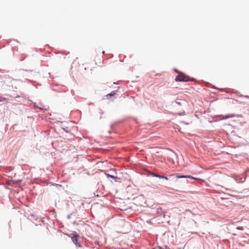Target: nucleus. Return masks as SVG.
I'll return each instance as SVG.
<instances>
[{
  "label": "nucleus",
  "instance_id": "11",
  "mask_svg": "<svg viewBox=\"0 0 249 249\" xmlns=\"http://www.w3.org/2000/svg\"><path fill=\"white\" fill-rule=\"evenodd\" d=\"M193 179H195V180H199V178H195V177H194V178H193Z\"/></svg>",
  "mask_w": 249,
  "mask_h": 249
},
{
  "label": "nucleus",
  "instance_id": "9",
  "mask_svg": "<svg viewBox=\"0 0 249 249\" xmlns=\"http://www.w3.org/2000/svg\"><path fill=\"white\" fill-rule=\"evenodd\" d=\"M237 229L238 230H243V228H242V227H238V228H237Z\"/></svg>",
  "mask_w": 249,
  "mask_h": 249
},
{
  "label": "nucleus",
  "instance_id": "8",
  "mask_svg": "<svg viewBox=\"0 0 249 249\" xmlns=\"http://www.w3.org/2000/svg\"><path fill=\"white\" fill-rule=\"evenodd\" d=\"M175 71L177 73H178V75H180V73H182V72H181V71H179L178 70H176V69H175Z\"/></svg>",
  "mask_w": 249,
  "mask_h": 249
},
{
  "label": "nucleus",
  "instance_id": "7",
  "mask_svg": "<svg viewBox=\"0 0 249 249\" xmlns=\"http://www.w3.org/2000/svg\"><path fill=\"white\" fill-rule=\"evenodd\" d=\"M115 94V92H114V91L112 92L111 93H109V94H108L107 96H113Z\"/></svg>",
  "mask_w": 249,
  "mask_h": 249
},
{
  "label": "nucleus",
  "instance_id": "10",
  "mask_svg": "<svg viewBox=\"0 0 249 249\" xmlns=\"http://www.w3.org/2000/svg\"><path fill=\"white\" fill-rule=\"evenodd\" d=\"M109 177L112 178H116L115 176L112 175H109Z\"/></svg>",
  "mask_w": 249,
  "mask_h": 249
},
{
  "label": "nucleus",
  "instance_id": "5",
  "mask_svg": "<svg viewBox=\"0 0 249 249\" xmlns=\"http://www.w3.org/2000/svg\"><path fill=\"white\" fill-rule=\"evenodd\" d=\"M234 116V115H230L226 116L225 117H223V118L224 119H228V118H232Z\"/></svg>",
  "mask_w": 249,
  "mask_h": 249
},
{
  "label": "nucleus",
  "instance_id": "2",
  "mask_svg": "<svg viewBox=\"0 0 249 249\" xmlns=\"http://www.w3.org/2000/svg\"><path fill=\"white\" fill-rule=\"evenodd\" d=\"M69 237L71 238L74 244L76 245L79 247H81V245L78 243V240L79 238V235L76 233V232H73L69 235Z\"/></svg>",
  "mask_w": 249,
  "mask_h": 249
},
{
  "label": "nucleus",
  "instance_id": "3",
  "mask_svg": "<svg viewBox=\"0 0 249 249\" xmlns=\"http://www.w3.org/2000/svg\"><path fill=\"white\" fill-rule=\"evenodd\" d=\"M175 176L177 178H188L193 179L194 178V177L191 176H179L177 174L172 175L170 176Z\"/></svg>",
  "mask_w": 249,
  "mask_h": 249
},
{
  "label": "nucleus",
  "instance_id": "6",
  "mask_svg": "<svg viewBox=\"0 0 249 249\" xmlns=\"http://www.w3.org/2000/svg\"><path fill=\"white\" fill-rule=\"evenodd\" d=\"M160 178L164 179H166V180H168V178L167 177L162 176H160Z\"/></svg>",
  "mask_w": 249,
  "mask_h": 249
},
{
  "label": "nucleus",
  "instance_id": "1",
  "mask_svg": "<svg viewBox=\"0 0 249 249\" xmlns=\"http://www.w3.org/2000/svg\"><path fill=\"white\" fill-rule=\"evenodd\" d=\"M175 80L177 82H187L189 81H195L196 79L194 78H191L188 75H186L184 73L182 72L180 75H178L176 77Z\"/></svg>",
  "mask_w": 249,
  "mask_h": 249
},
{
  "label": "nucleus",
  "instance_id": "4",
  "mask_svg": "<svg viewBox=\"0 0 249 249\" xmlns=\"http://www.w3.org/2000/svg\"><path fill=\"white\" fill-rule=\"evenodd\" d=\"M150 175H151V176H152L154 177H157V178H160V175H159L158 174L154 173L153 172H150Z\"/></svg>",
  "mask_w": 249,
  "mask_h": 249
}]
</instances>
